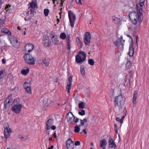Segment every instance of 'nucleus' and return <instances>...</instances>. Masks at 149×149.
<instances>
[{"mask_svg":"<svg viewBox=\"0 0 149 149\" xmlns=\"http://www.w3.org/2000/svg\"><path fill=\"white\" fill-rule=\"evenodd\" d=\"M144 4V2H140L136 5V12L134 11H131L129 15V17L132 24L139 26L143 19V11L141 8Z\"/></svg>","mask_w":149,"mask_h":149,"instance_id":"f257e3e1","label":"nucleus"},{"mask_svg":"<svg viewBox=\"0 0 149 149\" xmlns=\"http://www.w3.org/2000/svg\"><path fill=\"white\" fill-rule=\"evenodd\" d=\"M125 102V98L122 95L114 97V108L116 111H120Z\"/></svg>","mask_w":149,"mask_h":149,"instance_id":"f03ea898","label":"nucleus"},{"mask_svg":"<svg viewBox=\"0 0 149 149\" xmlns=\"http://www.w3.org/2000/svg\"><path fill=\"white\" fill-rule=\"evenodd\" d=\"M79 54L82 56H81L79 54L76 55L75 57L76 62L78 63H82L86 60V54L82 51H79Z\"/></svg>","mask_w":149,"mask_h":149,"instance_id":"7ed1b4c3","label":"nucleus"},{"mask_svg":"<svg viewBox=\"0 0 149 149\" xmlns=\"http://www.w3.org/2000/svg\"><path fill=\"white\" fill-rule=\"evenodd\" d=\"M125 40H123V36H120V38H118V40H116L113 42L114 45L119 49L123 50L124 49V46Z\"/></svg>","mask_w":149,"mask_h":149,"instance_id":"20e7f679","label":"nucleus"},{"mask_svg":"<svg viewBox=\"0 0 149 149\" xmlns=\"http://www.w3.org/2000/svg\"><path fill=\"white\" fill-rule=\"evenodd\" d=\"M24 58L26 63L30 65H33L35 64V58L30 54L26 53L24 56Z\"/></svg>","mask_w":149,"mask_h":149,"instance_id":"39448f33","label":"nucleus"},{"mask_svg":"<svg viewBox=\"0 0 149 149\" xmlns=\"http://www.w3.org/2000/svg\"><path fill=\"white\" fill-rule=\"evenodd\" d=\"M68 15L70 26L72 28H73L76 19V15L71 10H70L68 12Z\"/></svg>","mask_w":149,"mask_h":149,"instance_id":"423d86ee","label":"nucleus"},{"mask_svg":"<svg viewBox=\"0 0 149 149\" xmlns=\"http://www.w3.org/2000/svg\"><path fill=\"white\" fill-rule=\"evenodd\" d=\"M9 39L11 44L14 47L18 48L19 46V43L16 38L14 36H9Z\"/></svg>","mask_w":149,"mask_h":149,"instance_id":"0eeeda50","label":"nucleus"},{"mask_svg":"<svg viewBox=\"0 0 149 149\" xmlns=\"http://www.w3.org/2000/svg\"><path fill=\"white\" fill-rule=\"evenodd\" d=\"M49 36L52 42L55 45H58L59 44V40L58 39L57 36L55 35V33L52 32L50 34Z\"/></svg>","mask_w":149,"mask_h":149,"instance_id":"6e6552de","label":"nucleus"},{"mask_svg":"<svg viewBox=\"0 0 149 149\" xmlns=\"http://www.w3.org/2000/svg\"><path fill=\"white\" fill-rule=\"evenodd\" d=\"M91 39V35L90 33L89 32H86L85 33L84 38V42L86 45H88L90 43Z\"/></svg>","mask_w":149,"mask_h":149,"instance_id":"1a4fd4ad","label":"nucleus"},{"mask_svg":"<svg viewBox=\"0 0 149 149\" xmlns=\"http://www.w3.org/2000/svg\"><path fill=\"white\" fill-rule=\"evenodd\" d=\"M22 107L21 104H18L14 105L12 108V110L13 111L17 114L19 113Z\"/></svg>","mask_w":149,"mask_h":149,"instance_id":"9d476101","label":"nucleus"},{"mask_svg":"<svg viewBox=\"0 0 149 149\" xmlns=\"http://www.w3.org/2000/svg\"><path fill=\"white\" fill-rule=\"evenodd\" d=\"M34 45L31 43L26 44L25 46L24 52L25 54L29 53L34 48Z\"/></svg>","mask_w":149,"mask_h":149,"instance_id":"9b49d317","label":"nucleus"},{"mask_svg":"<svg viewBox=\"0 0 149 149\" xmlns=\"http://www.w3.org/2000/svg\"><path fill=\"white\" fill-rule=\"evenodd\" d=\"M80 124L79 126L76 125L74 127L75 129L74 132L76 133H78L80 130L79 127L83 126L84 125V123L87 122V120L86 118H84L83 120L80 119Z\"/></svg>","mask_w":149,"mask_h":149,"instance_id":"f8f14e48","label":"nucleus"},{"mask_svg":"<svg viewBox=\"0 0 149 149\" xmlns=\"http://www.w3.org/2000/svg\"><path fill=\"white\" fill-rule=\"evenodd\" d=\"M66 145L67 149H72L74 146L73 142L71 139H69L66 141Z\"/></svg>","mask_w":149,"mask_h":149,"instance_id":"ddd939ff","label":"nucleus"},{"mask_svg":"<svg viewBox=\"0 0 149 149\" xmlns=\"http://www.w3.org/2000/svg\"><path fill=\"white\" fill-rule=\"evenodd\" d=\"M75 117L70 111L68 112L67 114V119L68 122H72L73 120H74Z\"/></svg>","mask_w":149,"mask_h":149,"instance_id":"4468645a","label":"nucleus"},{"mask_svg":"<svg viewBox=\"0 0 149 149\" xmlns=\"http://www.w3.org/2000/svg\"><path fill=\"white\" fill-rule=\"evenodd\" d=\"M69 83L66 87V90L68 92V93L70 92V90L71 88V86L72 84V76H70L68 78Z\"/></svg>","mask_w":149,"mask_h":149,"instance_id":"2eb2a0df","label":"nucleus"},{"mask_svg":"<svg viewBox=\"0 0 149 149\" xmlns=\"http://www.w3.org/2000/svg\"><path fill=\"white\" fill-rule=\"evenodd\" d=\"M109 146L111 148H115L116 147V145L114 141L110 136L108 140Z\"/></svg>","mask_w":149,"mask_h":149,"instance_id":"dca6fc26","label":"nucleus"},{"mask_svg":"<svg viewBox=\"0 0 149 149\" xmlns=\"http://www.w3.org/2000/svg\"><path fill=\"white\" fill-rule=\"evenodd\" d=\"M54 120L53 118L49 119L47 121L46 123V130H50L51 127L53 124Z\"/></svg>","mask_w":149,"mask_h":149,"instance_id":"f3484780","label":"nucleus"},{"mask_svg":"<svg viewBox=\"0 0 149 149\" xmlns=\"http://www.w3.org/2000/svg\"><path fill=\"white\" fill-rule=\"evenodd\" d=\"M134 53V49L133 47V44L131 43L130 45L128 54L130 57H132Z\"/></svg>","mask_w":149,"mask_h":149,"instance_id":"a211bd4d","label":"nucleus"},{"mask_svg":"<svg viewBox=\"0 0 149 149\" xmlns=\"http://www.w3.org/2000/svg\"><path fill=\"white\" fill-rule=\"evenodd\" d=\"M4 132L9 133L12 132V131L9 127L8 124V123H4Z\"/></svg>","mask_w":149,"mask_h":149,"instance_id":"6ab92c4d","label":"nucleus"},{"mask_svg":"<svg viewBox=\"0 0 149 149\" xmlns=\"http://www.w3.org/2000/svg\"><path fill=\"white\" fill-rule=\"evenodd\" d=\"M42 61L45 65L47 67L49 65L50 59L47 58H42Z\"/></svg>","mask_w":149,"mask_h":149,"instance_id":"aec40b11","label":"nucleus"},{"mask_svg":"<svg viewBox=\"0 0 149 149\" xmlns=\"http://www.w3.org/2000/svg\"><path fill=\"white\" fill-rule=\"evenodd\" d=\"M137 92L136 91H134V93L133 98L132 101V103L133 104V106H134V105L136 103V101L137 98Z\"/></svg>","mask_w":149,"mask_h":149,"instance_id":"412c9836","label":"nucleus"},{"mask_svg":"<svg viewBox=\"0 0 149 149\" xmlns=\"http://www.w3.org/2000/svg\"><path fill=\"white\" fill-rule=\"evenodd\" d=\"M1 32L2 33L7 34L8 35L10 36H11V32L9 31L8 29L6 28H2L1 30Z\"/></svg>","mask_w":149,"mask_h":149,"instance_id":"4be33fe9","label":"nucleus"},{"mask_svg":"<svg viewBox=\"0 0 149 149\" xmlns=\"http://www.w3.org/2000/svg\"><path fill=\"white\" fill-rule=\"evenodd\" d=\"M30 8L32 9H33L35 8H38V5L36 2L34 1H32L30 3V7L29 8Z\"/></svg>","mask_w":149,"mask_h":149,"instance_id":"5701e85b","label":"nucleus"},{"mask_svg":"<svg viewBox=\"0 0 149 149\" xmlns=\"http://www.w3.org/2000/svg\"><path fill=\"white\" fill-rule=\"evenodd\" d=\"M107 144V140L105 139H103L100 141V147H102L106 146Z\"/></svg>","mask_w":149,"mask_h":149,"instance_id":"b1692460","label":"nucleus"},{"mask_svg":"<svg viewBox=\"0 0 149 149\" xmlns=\"http://www.w3.org/2000/svg\"><path fill=\"white\" fill-rule=\"evenodd\" d=\"M10 100H8V99H6L4 101V107L5 109H6L9 107L10 103Z\"/></svg>","mask_w":149,"mask_h":149,"instance_id":"393cba45","label":"nucleus"},{"mask_svg":"<svg viewBox=\"0 0 149 149\" xmlns=\"http://www.w3.org/2000/svg\"><path fill=\"white\" fill-rule=\"evenodd\" d=\"M112 18L113 22L116 24H118L120 22V19L119 18L113 17Z\"/></svg>","mask_w":149,"mask_h":149,"instance_id":"a878e982","label":"nucleus"},{"mask_svg":"<svg viewBox=\"0 0 149 149\" xmlns=\"http://www.w3.org/2000/svg\"><path fill=\"white\" fill-rule=\"evenodd\" d=\"M76 41H77L78 46L81 48L82 47L83 44L82 42L81 41L79 38L77 37L76 38Z\"/></svg>","mask_w":149,"mask_h":149,"instance_id":"bb28decb","label":"nucleus"},{"mask_svg":"<svg viewBox=\"0 0 149 149\" xmlns=\"http://www.w3.org/2000/svg\"><path fill=\"white\" fill-rule=\"evenodd\" d=\"M131 62L130 61H128L126 65V69H128L131 67Z\"/></svg>","mask_w":149,"mask_h":149,"instance_id":"cd10ccee","label":"nucleus"},{"mask_svg":"<svg viewBox=\"0 0 149 149\" xmlns=\"http://www.w3.org/2000/svg\"><path fill=\"white\" fill-rule=\"evenodd\" d=\"M80 72L82 75H84L85 74V71L84 70V67L83 65L81 66Z\"/></svg>","mask_w":149,"mask_h":149,"instance_id":"c85d7f7f","label":"nucleus"},{"mask_svg":"<svg viewBox=\"0 0 149 149\" xmlns=\"http://www.w3.org/2000/svg\"><path fill=\"white\" fill-rule=\"evenodd\" d=\"M29 68H27L26 70L24 69L22 70L21 73L24 75H26L29 72Z\"/></svg>","mask_w":149,"mask_h":149,"instance_id":"c756f323","label":"nucleus"},{"mask_svg":"<svg viewBox=\"0 0 149 149\" xmlns=\"http://www.w3.org/2000/svg\"><path fill=\"white\" fill-rule=\"evenodd\" d=\"M78 105L79 108L84 109L85 108V103L83 102H81Z\"/></svg>","mask_w":149,"mask_h":149,"instance_id":"7c9ffc66","label":"nucleus"},{"mask_svg":"<svg viewBox=\"0 0 149 149\" xmlns=\"http://www.w3.org/2000/svg\"><path fill=\"white\" fill-rule=\"evenodd\" d=\"M24 88L31 87V82L30 81L25 82L24 84Z\"/></svg>","mask_w":149,"mask_h":149,"instance_id":"2f4dec72","label":"nucleus"},{"mask_svg":"<svg viewBox=\"0 0 149 149\" xmlns=\"http://www.w3.org/2000/svg\"><path fill=\"white\" fill-rule=\"evenodd\" d=\"M60 37V38L62 40H64L66 38V36L64 33H61Z\"/></svg>","mask_w":149,"mask_h":149,"instance_id":"473e14b6","label":"nucleus"},{"mask_svg":"<svg viewBox=\"0 0 149 149\" xmlns=\"http://www.w3.org/2000/svg\"><path fill=\"white\" fill-rule=\"evenodd\" d=\"M24 88L28 93L29 94H31L32 92L31 87H25Z\"/></svg>","mask_w":149,"mask_h":149,"instance_id":"72a5a7b5","label":"nucleus"},{"mask_svg":"<svg viewBox=\"0 0 149 149\" xmlns=\"http://www.w3.org/2000/svg\"><path fill=\"white\" fill-rule=\"evenodd\" d=\"M114 91L113 90L110 91L109 93V97L111 98L112 97L114 96Z\"/></svg>","mask_w":149,"mask_h":149,"instance_id":"f704fd0d","label":"nucleus"},{"mask_svg":"<svg viewBox=\"0 0 149 149\" xmlns=\"http://www.w3.org/2000/svg\"><path fill=\"white\" fill-rule=\"evenodd\" d=\"M49 13V10L47 9H45L44 10V13L45 16H47Z\"/></svg>","mask_w":149,"mask_h":149,"instance_id":"c9c22d12","label":"nucleus"},{"mask_svg":"<svg viewBox=\"0 0 149 149\" xmlns=\"http://www.w3.org/2000/svg\"><path fill=\"white\" fill-rule=\"evenodd\" d=\"M88 64L91 65H93L94 64V60L92 59H90L88 60Z\"/></svg>","mask_w":149,"mask_h":149,"instance_id":"e433bc0d","label":"nucleus"},{"mask_svg":"<svg viewBox=\"0 0 149 149\" xmlns=\"http://www.w3.org/2000/svg\"><path fill=\"white\" fill-rule=\"evenodd\" d=\"M5 26V23L4 20H0V27L1 28L4 26Z\"/></svg>","mask_w":149,"mask_h":149,"instance_id":"4c0bfd02","label":"nucleus"},{"mask_svg":"<svg viewBox=\"0 0 149 149\" xmlns=\"http://www.w3.org/2000/svg\"><path fill=\"white\" fill-rule=\"evenodd\" d=\"M4 136L5 138L6 139H8L10 137V133L4 132Z\"/></svg>","mask_w":149,"mask_h":149,"instance_id":"58836bf2","label":"nucleus"},{"mask_svg":"<svg viewBox=\"0 0 149 149\" xmlns=\"http://www.w3.org/2000/svg\"><path fill=\"white\" fill-rule=\"evenodd\" d=\"M30 14L31 17H34V13L35 12V10L33 9H30Z\"/></svg>","mask_w":149,"mask_h":149,"instance_id":"ea45409f","label":"nucleus"},{"mask_svg":"<svg viewBox=\"0 0 149 149\" xmlns=\"http://www.w3.org/2000/svg\"><path fill=\"white\" fill-rule=\"evenodd\" d=\"M48 39L45 42H44V45L45 46H47L49 45V42L50 41L48 37H47Z\"/></svg>","mask_w":149,"mask_h":149,"instance_id":"a19ab883","label":"nucleus"},{"mask_svg":"<svg viewBox=\"0 0 149 149\" xmlns=\"http://www.w3.org/2000/svg\"><path fill=\"white\" fill-rule=\"evenodd\" d=\"M79 114L81 116H84L85 114V111L83 109H82L81 111L79 112Z\"/></svg>","mask_w":149,"mask_h":149,"instance_id":"79ce46f5","label":"nucleus"},{"mask_svg":"<svg viewBox=\"0 0 149 149\" xmlns=\"http://www.w3.org/2000/svg\"><path fill=\"white\" fill-rule=\"evenodd\" d=\"M118 126H117V125L116 124H114V130H115L116 132V133L118 134Z\"/></svg>","mask_w":149,"mask_h":149,"instance_id":"37998d69","label":"nucleus"},{"mask_svg":"<svg viewBox=\"0 0 149 149\" xmlns=\"http://www.w3.org/2000/svg\"><path fill=\"white\" fill-rule=\"evenodd\" d=\"M12 95H10L8 96L7 98L8 101L10 100V102L12 100Z\"/></svg>","mask_w":149,"mask_h":149,"instance_id":"c03bdc74","label":"nucleus"},{"mask_svg":"<svg viewBox=\"0 0 149 149\" xmlns=\"http://www.w3.org/2000/svg\"><path fill=\"white\" fill-rule=\"evenodd\" d=\"M69 43V42H68L67 45L66 46L67 49L69 50L71 49V46Z\"/></svg>","mask_w":149,"mask_h":149,"instance_id":"a18cd8bd","label":"nucleus"},{"mask_svg":"<svg viewBox=\"0 0 149 149\" xmlns=\"http://www.w3.org/2000/svg\"><path fill=\"white\" fill-rule=\"evenodd\" d=\"M116 120L117 121L121 123H123L122 119L121 120V119H120L119 118H116Z\"/></svg>","mask_w":149,"mask_h":149,"instance_id":"49530a36","label":"nucleus"},{"mask_svg":"<svg viewBox=\"0 0 149 149\" xmlns=\"http://www.w3.org/2000/svg\"><path fill=\"white\" fill-rule=\"evenodd\" d=\"M80 144V143L79 141H77L74 143V145L76 146L79 145Z\"/></svg>","mask_w":149,"mask_h":149,"instance_id":"de8ad7c7","label":"nucleus"},{"mask_svg":"<svg viewBox=\"0 0 149 149\" xmlns=\"http://www.w3.org/2000/svg\"><path fill=\"white\" fill-rule=\"evenodd\" d=\"M10 5L9 4H8L6 5L5 8V9L6 10V11H8V8L10 7Z\"/></svg>","mask_w":149,"mask_h":149,"instance_id":"09e8293b","label":"nucleus"},{"mask_svg":"<svg viewBox=\"0 0 149 149\" xmlns=\"http://www.w3.org/2000/svg\"><path fill=\"white\" fill-rule=\"evenodd\" d=\"M127 110L126 107H125L123 110V115H125V116L126 115V113H127Z\"/></svg>","mask_w":149,"mask_h":149,"instance_id":"8fccbe9b","label":"nucleus"},{"mask_svg":"<svg viewBox=\"0 0 149 149\" xmlns=\"http://www.w3.org/2000/svg\"><path fill=\"white\" fill-rule=\"evenodd\" d=\"M79 119L78 118H77L74 119V120H73L72 121V122H73L74 123H77L79 121Z\"/></svg>","mask_w":149,"mask_h":149,"instance_id":"3c124183","label":"nucleus"},{"mask_svg":"<svg viewBox=\"0 0 149 149\" xmlns=\"http://www.w3.org/2000/svg\"><path fill=\"white\" fill-rule=\"evenodd\" d=\"M70 35H68L66 38L67 40L68 41V42H70Z\"/></svg>","mask_w":149,"mask_h":149,"instance_id":"603ef678","label":"nucleus"},{"mask_svg":"<svg viewBox=\"0 0 149 149\" xmlns=\"http://www.w3.org/2000/svg\"><path fill=\"white\" fill-rule=\"evenodd\" d=\"M76 3L78 4H81V0H76Z\"/></svg>","mask_w":149,"mask_h":149,"instance_id":"864d4df0","label":"nucleus"},{"mask_svg":"<svg viewBox=\"0 0 149 149\" xmlns=\"http://www.w3.org/2000/svg\"><path fill=\"white\" fill-rule=\"evenodd\" d=\"M51 127V129L53 130H55L56 129V127L55 125H53Z\"/></svg>","mask_w":149,"mask_h":149,"instance_id":"5fc2aeb1","label":"nucleus"},{"mask_svg":"<svg viewBox=\"0 0 149 149\" xmlns=\"http://www.w3.org/2000/svg\"><path fill=\"white\" fill-rule=\"evenodd\" d=\"M126 86L127 87H129L130 85V80H129V82L128 83H127V84H126Z\"/></svg>","mask_w":149,"mask_h":149,"instance_id":"6e6d98bb","label":"nucleus"},{"mask_svg":"<svg viewBox=\"0 0 149 149\" xmlns=\"http://www.w3.org/2000/svg\"><path fill=\"white\" fill-rule=\"evenodd\" d=\"M82 132H84V134H87V132H86V129H84V130H83Z\"/></svg>","mask_w":149,"mask_h":149,"instance_id":"4d7b16f0","label":"nucleus"},{"mask_svg":"<svg viewBox=\"0 0 149 149\" xmlns=\"http://www.w3.org/2000/svg\"><path fill=\"white\" fill-rule=\"evenodd\" d=\"M2 63H3V64L5 63L6 62L5 59H2Z\"/></svg>","mask_w":149,"mask_h":149,"instance_id":"13d9d810","label":"nucleus"},{"mask_svg":"<svg viewBox=\"0 0 149 149\" xmlns=\"http://www.w3.org/2000/svg\"><path fill=\"white\" fill-rule=\"evenodd\" d=\"M31 19V18H30L29 17H28V19H27L26 17H25L24 18V20L25 21H27L28 19L30 20Z\"/></svg>","mask_w":149,"mask_h":149,"instance_id":"bf43d9fd","label":"nucleus"},{"mask_svg":"<svg viewBox=\"0 0 149 149\" xmlns=\"http://www.w3.org/2000/svg\"><path fill=\"white\" fill-rule=\"evenodd\" d=\"M125 116V115H123V116L121 118V120L122 119V122H123V120L124 118L125 117V116Z\"/></svg>","mask_w":149,"mask_h":149,"instance_id":"052dcab7","label":"nucleus"},{"mask_svg":"<svg viewBox=\"0 0 149 149\" xmlns=\"http://www.w3.org/2000/svg\"><path fill=\"white\" fill-rule=\"evenodd\" d=\"M133 71H130L129 72V73L130 74V75L131 76L133 74Z\"/></svg>","mask_w":149,"mask_h":149,"instance_id":"680f3d73","label":"nucleus"},{"mask_svg":"<svg viewBox=\"0 0 149 149\" xmlns=\"http://www.w3.org/2000/svg\"><path fill=\"white\" fill-rule=\"evenodd\" d=\"M53 147H54V146L52 145L51 146V147H49L48 148V149H53Z\"/></svg>","mask_w":149,"mask_h":149,"instance_id":"e2e57ef3","label":"nucleus"},{"mask_svg":"<svg viewBox=\"0 0 149 149\" xmlns=\"http://www.w3.org/2000/svg\"><path fill=\"white\" fill-rule=\"evenodd\" d=\"M3 70L0 71V76H1L3 74Z\"/></svg>","mask_w":149,"mask_h":149,"instance_id":"0e129e2a","label":"nucleus"},{"mask_svg":"<svg viewBox=\"0 0 149 149\" xmlns=\"http://www.w3.org/2000/svg\"><path fill=\"white\" fill-rule=\"evenodd\" d=\"M53 135H54V137L55 138H56V137H57L56 135V134L55 133H54Z\"/></svg>","mask_w":149,"mask_h":149,"instance_id":"69168bd1","label":"nucleus"},{"mask_svg":"<svg viewBox=\"0 0 149 149\" xmlns=\"http://www.w3.org/2000/svg\"><path fill=\"white\" fill-rule=\"evenodd\" d=\"M127 37H129L130 38H131L132 40V38L130 35H127Z\"/></svg>","mask_w":149,"mask_h":149,"instance_id":"338daca9","label":"nucleus"},{"mask_svg":"<svg viewBox=\"0 0 149 149\" xmlns=\"http://www.w3.org/2000/svg\"><path fill=\"white\" fill-rule=\"evenodd\" d=\"M29 11H27V13H26V15H29Z\"/></svg>","mask_w":149,"mask_h":149,"instance_id":"774afa93","label":"nucleus"}]
</instances>
